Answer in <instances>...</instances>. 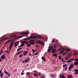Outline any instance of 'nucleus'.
Instances as JSON below:
<instances>
[{
  "instance_id": "nucleus-1",
  "label": "nucleus",
  "mask_w": 78,
  "mask_h": 78,
  "mask_svg": "<svg viewBox=\"0 0 78 78\" xmlns=\"http://www.w3.org/2000/svg\"><path fill=\"white\" fill-rule=\"evenodd\" d=\"M37 35H35L34 36H30L29 37H28V39H35L36 38H37Z\"/></svg>"
},
{
  "instance_id": "nucleus-2",
  "label": "nucleus",
  "mask_w": 78,
  "mask_h": 78,
  "mask_svg": "<svg viewBox=\"0 0 78 78\" xmlns=\"http://www.w3.org/2000/svg\"><path fill=\"white\" fill-rule=\"evenodd\" d=\"M6 59V57L5 56V54L1 56V59Z\"/></svg>"
},
{
  "instance_id": "nucleus-3",
  "label": "nucleus",
  "mask_w": 78,
  "mask_h": 78,
  "mask_svg": "<svg viewBox=\"0 0 78 78\" xmlns=\"http://www.w3.org/2000/svg\"><path fill=\"white\" fill-rule=\"evenodd\" d=\"M38 44H42V45L44 46V42H41L40 40L39 41Z\"/></svg>"
},
{
  "instance_id": "nucleus-4",
  "label": "nucleus",
  "mask_w": 78,
  "mask_h": 78,
  "mask_svg": "<svg viewBox=\"0 0 78 78\" xmlns=\"http://www.w3.org/2000/svg\"><path fill=\"white\" fill-rule=\"evenodd\" d=\"M29 33L28 32H22V35H28Z\"/></svg>"
},
{
  "instance_id": "nucleus-5",
  "label": "nucleus",
  "mask_w": 78,
  "mask_h": 78,
  "mask_svg": "<svg viewBox=\"0 0 78 78\" xmlns=\"http://www.w3.org/2000/svg\"><path fill=\"white\" fill-rule=\"evenodd\" d=\"M56 49H53L52 50V53H56Z\"/></svg>"
},
{
  "instance_id": "nucleus-6",
  "label": "nucleus",
  "mask_w": 78,
  "mask_h": 78,
  "mask_svg": "<svg viewBox=\"0 0 78 78\" xmlns=\"http://www.w3.org/2000/svg\"><path fill=\"white\" fill-rule=\"evenodd\" d=\"M29 60H30V58H27L25 59V62H28L29 61Z\"/></svg>"
},
{
  "instance_id": "nucleus-7",
  "label": "nucleus",
  "mask_w": 78,
  "mask_h": 78,
  "mask_svg": "<svg viewBox=\"0 0 78 78\" xmlns=\"http://www.w3.org/2000/svg\"><path fill=\"white\" fill-rule=\"evenodd\" d=\"M41 59L43 61H44V62H45L46 61V59H45V58L44 57L42 56L41 57Z\"/></svg>"
},
{
  "instance_id": "nucleus-8",
  "label": "nucleus",
  "mask_w": 78,
  "mask_h": 78,
  "mask_svg": "<svg viewBox=\"0 0 78 78\" xmlns=\"http://www.w3.org/2000/svg\"><path fill=\"white\" fill-rule=\"evenodd\" d=\"M28 52V51H24V53L23 54V56H26L27 55V53Z\"/></svg>"
},
{
  "instance_id": "nucleus-9",
  "label": "nucleus",
  "mask_w": 78,
  "mask_h": 78,
  "mask_svg": "<svg viewBox=\"0 0 78 78\" xmlns=\"http://www.w3.org/2000/svg\"><path fill=\"white\" fill-rule=\"evenodd\" d=\"M21 53H22V51H20L16 54V55L19 56V55Z\"/></svg>"
},
{
  "instance_id": "nucleus-10",
  "label": "nucleus",
  "mask_w": 78,
  "mask_h": 78,
  "mask_svg": "<svg viewBox=\"0 0 78 78\" xmlns=\"http://www.w3.org/2000/svg\"><path fill=\"white\" fill-rule=\"evenodd\" d=\"M30 45H35V43L34 42H30Z\"/></svg>"
},
{
  "instance_id": "nucleus-11",
  "label": "nucleus",
  "mask_w": 78,
  "mask_h": 78,
  "mask_svg": "<svg viewBox=\"0 0 78 78\" xmlns=\"http://www.w3.org/2000/svg\"><path fill=\"white\" fill-rule=\"evenodd\" d=\"M58 55L57 54L54 53L53 54V56H55V57H57V56H58V55Z\"/></svg>"
},
{
  "instance_id": "nucleus-12",
  "label": "nucleus",
  "mask_w": 78,
  "mask_h": 78,
  "mask_svg": "<svg viewBox=\"0 0 78 78\" xmlns=\"http://www.w3.org/2000/svg\"><path fill=\"white\" fill-rule=\"evenodd\" d=\"M13 42L14 41H12V42H11L10 43L11 45L10 46H11V47H12V45H13V44H14V43H13Z\"/></svg>"
},
{
  "instance_id": "nucleus-13",
  "label": "nucleus",
  "mask_w": 78,
  "mask_h": 78,
  "mask_svg": "<svg viewBox=\"0 0 78 78\" xmlns=\"http://www.w3.org/2000/svg\"><path fill=\"white\" fill-rule=\"evenodd\" d=\"M37 36H38L37 38H39V39H42V37H41V35H39V36L38 35Z\"/></svg>"
},
{
  "instance_id": "nucleus-14",
  "label": "nucleus",
  "mask_w": 78,
  "mask_h": 78,
  "mask_svg": "<svg viewBox=\"0 0 78 78\" xmlns=\"http://www.w3.org/2000/svg\"><path fill=\"white\" fill-rule=\"evenodd\" d=\"M74 64L76 66L77 64H78V62H74Z\"/></svg>"
},
{
  "instance_id": "nucleus-15",
  "label": "nucleus",
  "mask_w": 78,
  "mask_h": 78,
  "mask_svg": "<svg viewBox=\"0 0 78 78\" xmlns=\"http://www.w3.org/2000/svg\"><path fill=\"white\" fill-rule=\"evenodd\" d=\"M4 72H5V74H6V75H8L9 74V73L6 71H4Z\"/></svg>"
},
{
  "instance_id": "nucleus-16",
  "label": "nucleus",
  "mask_w": 78,
  "mask_h": 78,
  "mask_svg": "<svg viewBox=\"0 0 78 78\" xmlns=\"http://www.w3.org/2000/svg\"><path fill=\"white\" fill-rule=\"evenodd\" d=\"M31 73L27 72L26 73L27 75H29Z\"/></svg>"
},
{
  "instance_id": "nucleus-17",
  "label": "nucleus",
  "mask_w": 78,
  "mask_h": 78,
  "mask_svg": "<svg viewBox=\"0 0 78 78\" xmlns=\"http://www.w3.org/2000/svg\"><path fill=\"white\" fill-rule=\"evenodd\" d=\"M64 50H65V49H63L62 51H61L60 52V54H61L62 53H63V51H64Z\"/></svg>"
},
{
  "instance_id": "nucleus-18",
  "label": "nucleus",
  "mask_w": 78,
  "mask_h": 78,
  "mask_svg": "<svg viewBox=\"0 0 78 78\" xmlns=\"http://www.w3.org/2000/svg\"><path fill=\"white\" fill-rule=\"evenodd\" d=\"M3 73H1V74L0 75V76L1 78H2V77H3Z\"/></svg>"
},
{
  "instance_id": "nucleus-19",
  "label": "nucleus",
  "mask_w": 78,
  "mask_h": 78,
  "mask_svg": "<svg viewBox=\"0 0 78 78\" xmlns=\"http://www.w3.org/2000/svg\"><path fill=\"white\" fill-rule=\"evenodd\" d=\"M21 49H22V48H18V49L17 50V51H19V50H21Z\"/></svg>"
},
{
  "instance_id": "nucleus-20",
  "label": "nucleus",
  "mask_w": 78,
  "mask_h": 78,
  "mask_svg": "<svg viewBox=\"0 0 78 78\" xmlns=\"http://www.w3.org/2000/svg\"><path fill=\"white\" fill-rule=\"evenodd\" d=\"M20 58H22V56H23V54H21L19 56Z\"/></svg>"
},
{
  "instance_id": "nucleus-21",
  "label": "nucleus",
  "mask_w": 78,
  "mask_h": 78,
  "mask_svg": "<svg viewBox=\"0 0 78 78\" xmlns=\"http://www.w3.org/2000/svg\"><path fill=\"white\" fill-rule=\"evenodd\" d=\"M73 64H72V65H71L70 66V67L71 68H73Z\"/></svg>"
},
{
  "instance_id": "nucleus-22",
  "label": "nucleus",
  "mask_w": 78,
  "mask_h": 78,
  "mask_svg": "<svg viewBox=\"0 0 78 78\" xmlns=\"http://www.w3.org/2000/svg\"><path fill=\"white\" fill-rule=\"evenodd\" d=\"M26 42H27V41H24L23 42H22V43H21V44H25V43H26Z\"/></svg>"
},
{
  "instance_id": "nucleus-23",
  "label": "nucleus",
  "mask_w": 78,
  "mask_h": 78,
  "mask_svg": "<svg viewBox=\"0 0 78 78\" xmlns=\"http://www.w3.org/2000/svg\"><path fill=\"white\" fill-rule=\"evenodd\" d=\"M72 62V61H71V60H69L68 61H67L66 62Z\"/></svg>"
},
{
  "instance_id": "nucleus-24",
  "label": "nucleus",
  "mask_w": 78,
  "mask_h": 78,
  "mask_svg": "<svg viewBox=\"0 0 78 78\" xmlns=\"http://www.w3.org/2000/svg\"><path fill=\"white\" fill-rule=\"evenodd\" d=\"M19 38H19V37H17V36L16 37H15V39H19Z\"/></svg>"
},
{
  "instance_id": "nucleus-25",
  "label": "nucleus",
  "mask_w": 78,
  "mask_h": 78,
  "mask_svg": "<svg viewBox=\"0 0 78 78\" xmlns=\"http://www.w3.org/2000/svg\"><path fill=\"white\" fill-rule=\"evenodd\" d=\"M10 42V41L8 40L6 43H5V44H7L8 42Z\"/></svg>"
},
{
  "instance_id": "nucleus-26",
  "label": "nucleus",
  "mask_w": 78,
  "mask_h": 78,
  "mask_svg": "<svg viewBox=\"0 0 78 78\" xmlns=\"http://www.w3.org/2000/svg\"><path fill=\"white\" fill-rule=\"evenodd\" d=\"M57 46V44H54V48H56V46Z\"/></svg>"
},
{
  "instance_id": "nucleus-27",
  "label": "nucleus",
  "mask_w": 78,
  "mask_h": 78,
  "mask_svg": "<svg viewBox=\"0 0 78 78\" xmlns=\"http://www.w3.org/2000/svg\"><path fill=\"white\" fill-rule=\"evenodd\" d=\"M58 58H59V59H60V60H61V59H62V58H61V56H58Z\"/></svg>"
},
{
  "instance_id": "nucleus-28",
  "label": "nucleus",
  "mask_w": 78,
  "mask_h": 78,
  "mask_svg": "<svg viewBox=\"0 0 78 78\" xmlns=\"http://www.w3.org/2000/svg\"><path fill=\"white\" fill-rule=\"evenodd\" d=\"M67 66V64H65L63 65V67H65Z\"/></svg>"
},
{
  "instance_id": "nucleus-29",
  "label": "nucleus",
  "mask_w": 78,
  "mask_h": 78,
  "mask_svg": "<svg viewBox=\"0 0 78 78\" xmlns=\"http://www.w3.org/2000/svg\"><path fill=\"white\" fill-rule=\"evenodd\" d=\"M71 69H72V68L70 67V66H69L68 68V70L69 71L70 70H71Z\"/></svg>"
},
{
  "instance_id": "nucleus-30",
  "label": "nucleus",
  "mask_w": 78,
  "mask_h": 78,
  "mask_svg": "<svg viewBox=\"0 0 78 78\" xmlns=\"http://www.w3.org/2000/svg\"><path fill=\"white\" fill-rule=\"evenodd\" d=\"M50 51H51L50 50V49H48V52H49V53H50Z\"/></svg>"
},
{
  "instance_id": "nucleus-31",
  "label": "nucleus",
  "mask_w": 78,
  "mask_h": 78,
  "mask_svg": "<svg viewBox=\"0 0 78 78\" xmlns=\"http://www.w3.org/2000/svg\"><path fill=\"white\" fill-rule=\"evenodd\" d=\"M32 51L33 52V53H34V52H35V51L34 49H32Z\"/></svg>"
},
{
  "instance_id": "nucleus-32",
  "label": "nucleus",
  "mask_w": 78,
  "mask_h": 78,
  "mask_svg": "<svg viewBox=\"0 0 78 78\" xmlns=\"http://www.w3.org/2000/svg\"><path fill=\"white\" fill-rule=\"evenodd\" d=\"M12 46H9V49H12Z\"/></svg>"
},
{
  "instance_id": "nucleus-33",
  "label": "nucleus",
  "mask_w": 78,
  "mask_h": 78,
  "mask_svg": "<svg viewBox=\"0 0 78 78\" xmlns=\"http://www.w3.org/2000/svg\"><path fill=\"white\" fill-rule=\"evenodd\" d=\"M74 52L75 53L73 54V55H76V51H74Z\"/></svg>"
},
{
  "instance_id": "nucleus-34",
  "label": "nucleus",
  "mask_w": 78,
  "mask_h": 78,
  "mask_svg": "<svg viewBox=\"0 0 78 78\" xmlns=\"http://www.w3.org/2000/svg\"><path fill=\"white\" fill-rule=\"evenodd\" d=\"M74 71L75 72H78V69H75Z\"/></svg>"
},
{
  "instance_id": "nucleus-35",
  "label": "nucleus",
  "mask_w": 78,
  "mask_h": 78,
  "mask_svg": "<svg viewBox=\"0 0 78 78\" xmlns=\"http://www.w3.org/2000/svg\"><path fill=\"white\" fill-rule=\"evenodd\" d=\"M75 61H78V59L77 58H75V59L74 60Z\"/></svg>"
},
{
  "instance_id": "nucleus-36",
  "label": "nucleus",
  "mask_w": 78,
  "mask_h": 78,
  "mask_svg": "<svg viewBox=\"0 0 78 78\" xmlns=\"http://www.w3.org/2000/svg\"><path fill=\"white\" fill-rule=\"evenodd\" d=\"M62 78H65V77L64 76V75H62Z\"/></svg>"
},
{
  "instance_id": "nucleus-37",
  "label": "nucleus",
  "mask_w": 78,
  "mask_h": 78,
  "mask_svg": "<svg viewBox=\"0 0 78 78\" xmlns=\"http://www.w3.org/2000/svg\"><path fill=\"white\" fill-rule=\"evenodd\" d=\"M30 44H27V47H30V46H31V45H30Z\"/></svg>"
},
{
  "instance_id": "nucleus-38",
  "label": "nucleus",
  "mask_w": 78,
  "mask_h": 78,
  "mask_svg": "<svg viewBox=\"0 0 78 78\" xmlns=\"http://www.w3.org/2000/svg\"><path fill=\"white\" fill-rule=\"evenodd\" d=\"M51 77H54L55 76L54 75L51 74Z\"/></svg>"
},
{
  "instance_id": "nucleus-39",
  "label": "nucleus",
  "mask_w": 78,
  "mask_h": 78,
  "mask_svg": "<svg viewBox=\"0 0 78 78\" xmlns=\"http://www.w3.org/2000/svg\"><path fill=\"white\" fill-rule=\"evenodd\" d=\"M24 62H26L25 60H24L22 62V63H24Z\"/></svg>"
},
{
  "instance_id": "nucleus-40",
  "label": "nucleus",
  "mask_w": 78,
  "mask_h": 78,
  "mask_svg": "<svg viewBox=\"0 0 78 78\" xmlns=\"http://www.w3.org/2000/svg\"><path fill=\"white\" fill-rule=\"evenodd\" d=\"M3 49H2L1 51H0L1 53H3V52H2V51H3Z\"/></svg>"
},
{
  "instance_id": "nucleus-41",
  "label": "nucleus",
  "mask_w": 78,
  "mask_h": 78,
  "mask_svg": "<svg viewBox=\"0 0 78 78\" xmlns=\"http://www.w3.org/2000/svg\"><path fill=\"white\" fill-rule=\"evenodd\" d=\"M16 36V35L12 36L11 37V38H12V37H15Z\"/></svg>"
},
{
  "instance_id": "nucleus-42",
  "label": "nucleus",
  "mask_w": 78,
  "mask_h": 78,
  "mask_svg": "<svg viewBox=\"0 0 78 78\" xmlns=\"http://www.w3.org/2000/svg\"><path fill=\"white\" fill-rule=\"evenodd\" d=\"M6 53H9V52H10L9 51H6Z\"/></svg>"
},
{
  "instance_id": "nucleus-43",
  "label": "nucleus",
  "mask_w": 78,
  "mask_h": 78,
  "mask_svg": "<svg viewBox=\"0 0 78 78\" xmlns=\"http://www.w3.org/2000/svg\"><path fill=\"white\" fill-rule=\"evenodd\" d=\"M69 76L71 78H73V76H72L71 75H69Z\"/></svg>"
},
{
  "instance_id": "nucleus-44",
  "label": "nucleus",
  "mask_w": 78,
  "mask_h": 78,
  "mask_svg": "<svg viewBox=\"0 0 78 78\" xmlns=\"http://www.w3.org/2000/svg\"><path fill=\"white\" fill-rule=\"evenodd\" d=\"M66 51H70V49H67V50H66Z\"/></svg>"
},
{
  "instance_id": "nucleus-45",
  "label": "nucleus",
  "mask_w": 78,
  "mask_h": 78,
  "mask_svg": "<svg viewBox=\"0 0 78 78\" xmlns=\"http://www.w3.org/2000/svg\"><path fill=\"white\" fill-rule=\"evenodd\" d=\"M8 75V76H9H9H10L11 74H10L9 73Z\"/></svg>"
},
{
  "instance_id": "nucleus-46",
  "label": "nucleus",
  "mask_w": 78,
  "mask_h": 78,
  "mask_svg": "<svg viewBox=\"0 0 78 78\" xmlns=\"http://www.w3.org/2000/svg\"><path fill=\"white\" fill-rule=\"evenodd\" d=\"M34 75L35 76H37V75L35 73H34Z\"/></svg>"
},
{
  "instance_id": "nucleus-47",
  "label": "nucleus",
  "mask_w": 78,
  "mask_h": 78,
  "mask_svg": "<svg viewBox=\"0 0 78 78\" xmlns=\"http://www.w3.org/2000/svg\"><path fill=\"white\" fill-rule=\"evenodd\" d=\"M55 40H52L51 42H55Z\"/></svg>"
},
{
  "instance_id": "nucleus-48",
  "label": "nucleus",
  "mask_w": 78,
  "mask_h": 78,
  "mask_svg": "<svg viewBox=\"0 0 78 78\" xmlns=\"http://www.w3.org/2000/svg\"><path fill=\"white\" fill-rule=\"evenodd\" d=\"M30 43V42L28 41L26 42V44H29Z\"/></svg>"
},
{
  "instance_id": "nucleus-49",
  "label": "nucleus",
  "mask_w": 78,
  "mask_h": 78,
  "mask_svg": "<svg viewBox=\"0 0 78 78\" xmlns=\"http://www.w3.org/2000/svg\"><path fill=\"white\" fill-rule=\"evenodd\" d=\"M67 66H66V67L65 68V70H66V69H67Z\"/></svg>"
},
{
  "instance_id": "nucleus-50",
  "label": "nucleus",
  "mask_w": 78,
  "mask_h": 78,
  "mask_svg": "<svg viewBox=\"0 0 78 78\" xmlns=\"http://www.w3.org/2000/svg\"><path fill=\"white\" fill-rule=\"evenodd\" d=\"M21 46H24V44H21Z\"/></svg>"
},
{
  "instance_id": "nucleus-51",
  "label": "nucleus",
  "mask_w": 78,
  "mask_h": 78,
  "mask_svg": "<svg viewBox=\"0 0 78 78\" xmlns=\"http://www.w3.org/2000/svg\"><path fill=\"white\" fill-rule=\"evenodd\" d=\"M24 74H25V73H21V74L22 75H23Z\"/></svg>"
},
{
  "instance_id": "nucleus-52",
  "label": "nucleus",
  "mask_w": 78,
  "mask_h": 78,
  "mask_svg": "<svg viewBox=\"0 0 78 78\" xmlns=\"http://www.w3.org/2000/svg\"><path fill=\"white\" fill-rule=\"evenodd\" d=\"M30 40V39L28 38H26L24 40Z\"/></svg>"
},
{
  "instance_id": "nucleus-53",
  "label": "nucleus",
  "mask_w": 78,
  "mask_h": 78,
  "mask_svg": "<svg viewBox=\"0 0 78 78\" xmlns=\"http://www.w3.org/2000/svg\"><path fill=\"white\" fill-rule=\"evenodd\" d=\"M39 43V41H37L36 42V44H38Z\"/></svg>"
},
{
  "instance_id": "nucleus-54",
  "label": "nucleus",
  "mask_w": 78,
  "mask_h": 78,
  "mask_svg": "<svg viewBox=\"0 0 78 78\" xmlns=\"http://www.w3.org/2000/svg\"><path fill=\"white\" fill-rule=\"evenodd\" d=\"M51 48V46L50 45L48 47L49 48Z\"/></svg>"
},
{
  "instance_id": "nucleus-55",
  "label": "nucleus",
  "mask_w": 78,
  "mask_h": 78,
  "mask_svg": "<svg viewBox=\"0 0 78 78\" xmlns=\"http://www.w3.org/2000/svg\"><path fill=\"white\" fill-rule=\"evenodd\" d=\"M38 54V53H35L34 54V55H37Z\"/></svg>"
},
{
  "instance_id": "nucleus-56",
  "label": "nucleus",
  "mask_w": 78,
  "mask_h": 78,
  "mask_svg": "<svg viewBox=\"0 0 78 78\" xmlns=\"http://www.w3.org/2000/svg\"><path fill=\"white\" fill-rule=\"evenodd\" d=\"M22 37H23V36H20L19 37L20 38H22Z\"/></svg>"
},
{
  "instance_id": "nucleus-57",
  "label": "nucleus",
  "mask_w": 78,
  "mask_h": 78,
  "mask_svg": "<svg viewBox=\"0 0 78 78\" xmlns=\"http://www.w3.org/2000/svg\"><path fill=\"white\" fill-rule=\"evenodd\" d=\"M18 44H15V47H17V46H18Z\"/></svg>"
},
{
  "instance_id": "nucleus-58",
  "label": "nucleus",
  "mask_w": 78,
  "mask_h": 78,
  "mask_svg": "<svg viewBox=\"0 0 78 78\" xmlns=\"http://www.w3.org/2000/svg\"><path fill=\"white\" fill-rule=\"evenodd\" d=\"M30 55H31V53H30V54H29V56H30Z\"/></svg>"
},
{
  "instance_id": "nucleus-59",
  "label": "nucleus",
  "mask_w": 78,
  "mask_h": 78,
  "mask_svg": "<svg viewBox=\"0 0 78 78\" xmlns=\"http://www.w3.org/2000/svg\"><path fill=\"white\" fill-rule=\"evenodd\" d=\"M39 76H41V73H39Z\"/></svg>"
},
{
  "instance_id": "nucleus-60",
  "label": "nucleus",
  "mask_w": 78,
  "mask_h": 78,
  "mask_svg": "<svg viewBox=\"0 0 78 78\" xmlns=\"http://www.w3.org/2000/svg\"><path fill=\"white\" fill-rule=\"evenodd\" d=\"M78 72H76L75 73V74H78Z\"/></svg>"
},
{
  "instance_id": "nucleus-61",
  "label": "nucleus",
  "mask_w": 78,
  "mask_h": 78,
  "mask_svg": "<svg viewBox=\"0 0 78 78\" xmlns=\"http://www.w3.org/2000/svg\"><path fill=\"white\" fill-rule=\"evenodd\" d=\"M7 39H9V38H5V40H7Z\"/></svg>"
},
{
  "instance_id": "nucleus-62",
  "label": "nucleus",
  "mask_w": 78,
  "mask_h": 78,
  "mask_svg": "<svg viewBox=\"0 0 78 78\" xmlns=\"http://www.w3.org/2000/svg\"><path fill=\"white\" fill-rule=\"evenodd\" d=\"M2 71L0 70V74H2Z\"/></svg>"
},
{
  "instance_id": "nucleus-63",
  "label": "nucleus",
  "mask_w": 78,
  "mask_h": 78,
  "mask_svg": "<svg viewBox=\"0 0 78 78\" xmlns=\"http://www.w3.org/2000/svg\"><path fill=\"white\" fill-rule=\"evenodd\" d=\"M67 59H68V58H67L66 57L65 58V60H67Z\"/></svg>"
},
{
  "instance_id": "nucleus-64",
  "label": "nucleus",
  "mask_w": 78,
  "mask_h": 78,
  "mask_svg": "<svg viewBox=\"0 0 78 78\" xmlns=\"http://www.w3.org/2000/svg\"><path fill=\"white\" fill-rule=\"evenodd\" d=\"M41 78H44V77H43V76H41Z\"/></svg>"
}]
</instances>
